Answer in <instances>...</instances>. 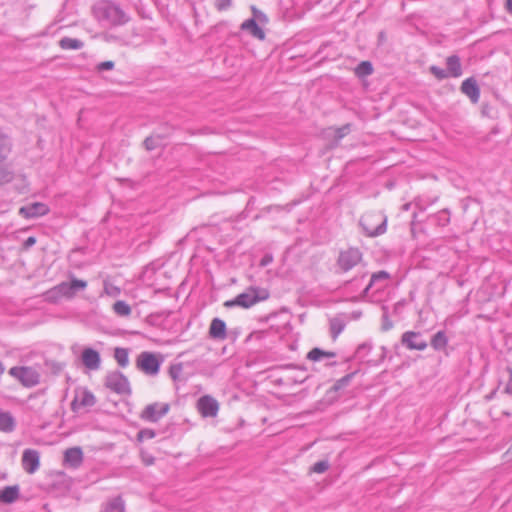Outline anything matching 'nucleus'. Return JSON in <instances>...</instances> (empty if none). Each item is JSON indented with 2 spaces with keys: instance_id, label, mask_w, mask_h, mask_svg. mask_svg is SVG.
Segmentation results:
<instances>
[{
  "instance_id": "obj_54",
  "label": "nucleus",
  "mask_w": 512,
  "mask_h": 512,
  "mask_svg": "<svg viewBox=\"0 0 512 512\" xmlns=\"http://www.w3.org/2000/svg\"><path fill=\"white\" fill-rule=\"evenodd\" d=\"M403 305V303L401 301L397 302L395 305H394V311L397 312L398 310H400V307Z\"/></svg>"
},
{
  "instance_id": "obj_35",
  "label": "nucleus",
  "mask_w": 512,
  "mask_h": 512,
  "mask_svg": "<svg viewBox=\"0 0 512 512\" xmlns=\"http://www.w3.org/2000/svg\"><path fill=\"white\" fill-rule=\"evenodd\" d=\"M13 179L14 173L4 163H0V185L10 183Z\"/></svg>"
},
{
  "instance_id": "obj_16",
  "label": "nucleus",
  "mask_w": 512,
  "mask_h": 512,
  "mask_svg": "<svg viewBox=\"0 0 512 512\" xmlns=\"http://www.w3.org/2000/svg\"><path fill=\"white\" fill-rule=\"evenodd\" d=\"M81 360L83 365L90 370H98L100 368V354L93 348H85L82 351Z\"/></svg>"
},
{
  "instance_id": "obj_31",
  "label": "nucleus",
  "mask_w": 512,
  "mask_h": 512,
  "mask_svg": "<svg viewBox=\"0 0 512 512\" xmlns=\"http://www.w3.org/2000/svg\"><path fill=\"white\" fill-rule=\"evenodd\" d=\"M356 374H357V371H354V372L348 373L345 376H343L342 378L338 379L332 386L331 390L334 392H338V391L344 389L351 383L352 379L355 377Z\"/></svg>"
},
{
  "instance_id": "obj_42",
  "label": "nucleus",
  "mask_w": 512,
  "mask_h": 512,
  "mask_svg": "<svg viewBox=\"0 0 512 512\" xmlns=\"http://www.w3.org/2000/svg\"><path fill=\"white\" fill-rule=\"evenodd\" d=\"M329 469V462L326 460L318 461L310 468L311 472L321 474Z\"/></svg>"
},
{
  "instance_id": "obj_40",
  "label": "nucleus",
  "mask_w": 512,
  "mask_h": 512,
  "mask_svg": "<svg viewBox=\"0 0 512 512\" xmlns=\"http://www.w3.org/2000/svg\"><path fill=\"white\" fill-rule=\"evenodd\" d=\"M183 372V364L176 363L169 367V376L174 380L178 381Z\"/></svg>"
},
{
  "instance_id": "obj_53",
  "label": "nucleus",
  "mask_w": 512,
  "mask_h": 512,
  "mask_svg": "<svg viewBox=\"0 0 512 512\" xmlns=\"http://www.w3.org/2000/svg\"><path fill=\"white\" fill-rule=\"evenodd\" d=\"M505 8H506V11H507L510 15H512V0H506Z\"/></svg>"
},
{
  "instance_id": "obj_33",
  "label": "nucleus",
  "mask_w": 512,
  "mask_h": 512,
  "mask_svg": "<svg viewBox=\"0 0 512 512\" xmlns=\"http://www.w3.org/2000/svg\"><path fill=\"white\" fill-rule=\"evenodd\" d=\"M373 73V66L369 61L360 62L355 68V74L359 78H364Z\"/></svg>"
},
{
  "instance_id": "obj_34",
  "label": "nucleus",
  "mask_w": 512,
  "mask_h": 512,
  "mask_svg": "<svg viewBox=\"0 0 512 512\" xmlns=\"http://www.w3.org/2000/svg\"><path fill=\"white\" fill-rule=\"evenodd\" d=\"M113 311L121 317H127L131 314V307L123 300H118L113 304Z\"/></svg>"
},
{
  "instance_id": "obj_15",
  "label": "nucleus",
  "mask_w": 512,
  "mask_h": 512,
  "mask_svg": "<svg viewBox=\"0 0 512 512\" xmlns=\"http://www.w3.org/2000/svg\"><path fill=\"white\" fill-rule=\"evenodd\" d=\"M49 207L45 203L34 202L32 204L23 206L19 210V214L24 218H37L48 214Z\"/></svg>"
},
{
  "instance_id": "obj_7",
  "label": "nucleus",
  "mask_w": 512,
  "mask_h": 512,
  "mask_svg": "<svg viewBox=\"0 0 512 512\" xmlns=\"http://www.w3.org/2000/svg\"><path fill=\"white\" fill-rule=\"evenodd\" d=\"M87 282L80 279H72L70 282H61L51 292L65 298H73L78 291L84 290Z\"/></svg>"
},
{
  "instance_id": "obj_44",
  "label": "nucleus",
  "mask_w": 512,
  "mask_h": 512,
  "mask_svg": "<svg viewBox=\"0 0 512 512\" xmlns=\"http://www.w3.org/2000/svg\"><path fill=\"white\" fill-rule=\"evenodd\" d=\"M233 0H216L215 7L218 11H225L232 6Z\"/></svg>"
},
{
  "instance_id": "obj_13",
  "label": "nucleus",
  "mask_w": 512,
  "mask_h": 512,
  "mask_svg": "<svg viewBox=\"0 0 512 512\" xmlns=\"http://www.w3.org/2000/svg\"><path fill=\"white\" fill-rule=\"evenodd\" d=\"M22 466L27 473H35L40 466L39 452L34 449L24 450L22 454Z\"/></svg>"
},
{
  "instance_id": "obj_12",
  "label": "nucleus",
  "mask_w": 512,
  "mask_h": 512,
  "mask_svg": "<svg viewBox=\"0 0 512 512\" xmlns=\"http://www.w3.org/2000/svg\"><path fill=\"white\" fill-rule=\"evenodd\" d=\"M197 408L203 417H215L219 410V404L210 395H204L197 401Z\"/></svg>"
},
{
  "instance_id": "obj_41",
  "label": "nucleus",
  "mask_w": 512,
  "mask_h": 512,
  "mask_svg": "<svg viewBox=\"0 0 512 512\" xmlns=\"http://www.w3.org/2000/svg\"><path fill=\"white\" fill-rule=\"evenodd\" d=\"M382 310H383V314H382L381 328L383 331H389L393 327V322L389 319L388 308L386 306H383Z\"/></svg>"
},
{
  "instance_id": "obj_51",
  "label": "nucleus",
  "mask_w": 512,
  "mask_h": 512,
  "mask_svg": "<svg viewBox=\"0 0 512 512\" xmlns=\"http://www.w3.org/2000/svg\"><path fill=\"white\" fill-rule=\"evenodd\" d=\"M35 243H36V238H35L34 236H30V237H28V238L23 242V249L28 250V249H29V248H31Z\"/></svg>"
},
{
  "instance_id": "obj_18",
  "label": "nucleus",
  "mask_w": 512,
  "mask_h": 512,
  "mask_svg": "<svg viewBox=\"0 0 512 512\" xmlns=\"http://www.w3.org/2000/svg\"><path fill=\"white\" fill-rule=\"evenodd\" d=\"M365 274L355 277L351 281L346 282L345 284V290L348 293H354L355 295L352 296V301H360L362 300L366 295H361V291L363 290L364 286V280H365Z\"/></svg>"
},
{
  "instance_id": "obj_56",
  "label": "nucleus",
  "mask_w": 512,
  "mask_h": 512,
  "mask_svg": "<svg viewBox=\"0 0 512 512\" xmlns=\"http://www.w3.org/2000/svg\"><path fill=\"white\" fill-rule=\"evenodd\" d=\"M4 370H5L4 366H3L2 362L0 361V376L3 374Z\"/></svg>"
},
{
  "instance_id": "obj_39",
  "label": "nucleus",
  "mask_w": 512,
  "mask_h": 512,
  "mask_svg": "<svg viewBox=\"0 0 512 512\" xmlns=\"http://www.w3.org/2000/svg\"><path fill=\"white\" fill-rule=\"evenodd\" d=\"M371 350H372V343L364 342L357 347L355 356L360 360H364Z\"/></svg>"
},
{
  "instance_id": "obj_59",
  "label": "nucleus",
  "mask_w": 512,
  "mask_h": 512,
  "mask_svg": "<svg viewBox=\"0 0 512 512\" xmlns=\"http://www.w3.org/2000/svg\"><path fill=\"white\" fill-rule=\"evenodd\" d=\"M416 217H417V214H416V213H414V214H413V221H412V224H413V223H414V221L416 220Z\"/></svg>"
},
{
  "instance_id": "obj_58",
  "label": "nucleus",
  "mask_w": 512,
  "mask_h": 512,
  "mask_svg": "<svg viewBox=\"0 0 512 512\" xmlns=\"http://www.w3.org/2000/svg\"><path fill=\"white\" fill-rule=\"evenodd\" d=\"M381 349H382V352H383V354H382V359H383L385 357L386 348L383 346V347H381Z\"/></svg>"
},
{
  "instance_id": "obj_37",
  "label": "nucleus",
  "mask_w": 512,
  "mask_h": 512,
  "mask_svg": "<svg viewBox=\"0 0 512 512\" xmlns=\"http://www.w3.org/2000/svg\"><path fill=\"white\" fill-rule=\"evenodd\" d=\"M251 12H252V19H255V22H257L259 25H265L268 23L269 19L267 15L259 10L256 6H251Z\"/></svg>"
},
{
  "instance_id": "obj_36",
  "label": "nucleus",
  "mask_w": 512,
  "mask_h": 512,
  "mask_svg": "<svg viewBox=\"0 0 512 512\" xmlns=\"http://www.w3.org/2000/svg\"><path fill=\"white\" fill-rule=\"evenodd\" d=\"M162 138L160 135L149 136L145 138L143 145L147 151L155 150L160 146Z\"/></svg>"
},
{
  "instance_id": "obj_24",
  "label": "nucleus",
  "mask_w": 512,
  "mask_h": 512,
  "mask_svg": "<svg viewBox=\"0 0 512 512\" xmlns=\"http://www.w3.org/2000/svg\"><path fill=\"white\" fill-rule=\"evenodd\" d=\"M13 143L9 135L0 129V163H4L12 151Z\"/></svg>"
},
{
  "instance_id": "obj_4",
  "label": "nucleus",
  "mask_w": 512,
  "mask_h": 512,
  "mask_svg": "<svg viewBox=\"0 0 512 512\" xmlns=\"http://www.w3.org/2000/svg\"><path fill=\"white\" fill-rule=\"evenodd\" d=\"M9 374L28 388L34 387L40 382V374L33 367L14 366L10 368Z\"/></svg>"
},
{
  "instance_id": "obj_43",
  "label": "nucleus",
  "mask_w": 512,
  "mask_h": 512,
  "mask_svg": "<svg viewBox=\"0 0 512 512\" xmlns=\"http://www.w3.org/2000/svg\"><path fill=\"white\" fill-rule=\"evenodd\" d=\"M432 75H434L438 80H443L449 77V73H447L446 69H442L438 66H431L429 68Z\"/></svg>"
},
{
  "instance_id": "obj_32",
  "label": "nucleus",
  "mask_w": 512,
  "mask_h": 512,
  "mask_svg": "<svg viewBox=\"0 0 512 512\" xmlns=\"http://www.w3.org/2000/svg\"><path fill=\"white\" fill-rule=\"evenodd\" d=\"M344 328H345V323L342 319L332 318L330 320V333H331L333 340H335L342 333Z\"/></svg>"
},
{
  "instance_id": "obj_5",
  "label": "nucleus",
  "mask_w": 512,
  "mask_h": 512,
  "mask_svg": "<svg viewBox=\"0 0 512 512\" xmlns=\"http://www.w3.org/2000/svg\"><path fill=\"white\" fill-rule=\"evenodd\" d=\"M363 258L362 252L355 247H350L346 250H342L337 258V267L342 272H348L357 266Z\"/></svg>"
},
{
  "instance_id": "obj_8",
  "label": "nucleus",
  "mask_w": 512,
  "mask_h": 512,
  "mask_svg": "<svg viewBox=\"0 0 512 512\" xmlns=\"http://www.w3.org/2000/svg\"><path fill=\"white\" fill-rule=\"evenodd\" d=\"M161 361L151 352H142L138 356L137 366L147 375H157L160 370Z\"/></svg>"
},
{
  "instance_id": "obj_60",
  "label": "nucleus",
  "mask_w": 512,
  "mask_h": 512,
  "mask_svg": "<svg viewBox=\"0 0 512 512\" xmlns=\"http://www.w3.org/2000/svg\"><path fill=\"white\" fill-rule=\"evenodd\" d=\"M383 36H384V33H383V32H381V33L379 34V37H380V38H383Z\"/></svg>"
},
{
  "instance_id": "obj_21",
  "label": "nucleus",
  "mask_w": 512,
  "mask_h": 512,
  "mask_svg": "<svg viewBox=\"0 0 512 512\" xmlns=\"http://www.w3.org/2000/svg\"><path fill=\"white\" fill-rule=\"evenodd\" d=\"M209 336L212 339L224 340L227 337L226 324L220 318H214L209 327Z\"/></svg>"
},
{
  "instance_id": "obj_47",
  "label": "nucleus",
  "mask_w": 512,
  "mask_h": 512,
  "mask_svg": "<svg viewBox=\"0 0 512 512\" xmlns=\"http://www.w3.org/2000/svg\"><path fill=\"white\" fill-rule=\"evenodd\" d=\"M156 435L155 431L152 429H143L138 433L139 439H152Z\"/></svg>"
},
{
  "instance_id": "obj_17",
  "label": "nucleus",
  "mask_w": 512,
  "mask_h": 512,
  "mask_svg": "<svg viewBox=\"0 0 512 512\" xmlns=\"http://www.w3.org/2000/svg\"><path fill=\"white\" fill-rule=\"evenodd\" d=\"M461 92L465 94L472 103L476 104L480 98V89L473 77L465 79L461 84Z\"/></svg>"
},
{
  "instance_id": "obj_1",
  "label": "nucleus",
  "mask_w": 512,
  "mask_h": 512,
  "mask_svg": "<svg viewBox=\"0 0 512 512\" xmlns=\"http://www.w3.org/2000/svg\"><path fill=\"white\" fill-rule=\"evenodd\" d=\"M95 19L103 26H120L129 21V16L116 3L100 0L92 6Z\"/></svg>"
},
{
  "instance_id": "obj_30",
  "label": "nucleus",
  "mask_w": 512,
  "mask_h": 512,
  "mask_svg": "<svg viewBox=\"0 0 512 512\" xmlns=\"http://www.w3.org/2000/svg\"><path fill=\"white\" fill-rule=\"evenodd\" d=\"M114 358L120 367H127L129 364V350L122 347H116L114 350Z\"/></svg>"
},
{
  "instance_id": "obj_3",
  "label": "nucleus",
  "mask_w": 512,
  "mask_h": 512,
  "mask_svg": "<svg viewBox=\"0 0 512 512\" xmlns=\"http://www.w3.org/2000/svg\"><path fill=\"white\" fill-rule=\"evenodd\" d=\"M269 296L270 293L266 288L250 286L235 298L226 301L224 306L228 308L238 306L247 309L259 302L267 300Z\"/></svg>"
},
{
  "instance_id": "obj_28",
  "label": "nucleus",
  "mask_w": 512,
  "mask_h": 512,
  "mask_svg": "<svg viewBox=\"0 0 512 512\" xmlns=\"http://www.w3.org/2000/svg\"><path fill=\"white\" fill-rule=\"evenodd\" d=\"M336 357V353L332 351H324L318 347L313 348L307 354V359L317 362L322 360L323 358H334Z\"/></svg>"
},
{
  "instance_id": "obj_45",
  "label": "nucleus",
  "mask_w": 512,
  "mask_h": 512,
  "mask_svg": "<svg viewBox=\"0 0 512 512\" xmlns=\"http://www.w3.org/2000/svg\"><path fill=\"white\" fill-rule=\"evenodd\" d=\"M115 64L113 61H103L97 64L96 69L98 72L112 70Z\"/></svg>"
},
{
  "instance_id": "obj_57",
  "label": "nucleus",
  "mask_w": 512,
  "mask_h": 512,
  "mask_svg": "<svg viewBox=\"0 0 512 512\" xmlns=\"http://www.w3.org/2000/svg\"><path fill=\"white\" fill-rule=\"evenodd\" d=\"M410 206H411V203L404 204L403 205V209L404 210H409Z\"/></svg>"
},
{
  "instance_id": "obj_10",
  "label": "nucleus",
  "mask_w": 512,
  "mask_h": 512,
  "mask_svg": "<svg viewBox=\"0 0 512 512\" xmlns=\"http://www.w3.org/2000/svg\"><path fill=\"white\" fill-rule=\"evenodd\" d=\"M170 410L168 403H152L145 407L141 417L149 422H157L163 416H165Z\"/></svg>"
},
{
  "instance_id": "obj_14",
  "label": "nucleus",
  "mask_w": 512,
  "mask_h": 512,
  "mask_svg": "<svg viewBox=\"0 0 512 512\" xmlns=\"http://www.w3.org/2000/svg\"><path fill=\"white\" fill-rule=\"evenodd\" d=\"M389 279L390 274L384 270L373 273L370 277L369 283L365 285V287L361 291V295H367L372 287H375L376 291L384 289Z\"/></svg>"
},
{
  "instance_id": "obj_19",
  "label": "nucleus",
  "mask_w": 512,
  "mask_h": 512,
  "mask_svg": "<svg viewBox=\"0 0 512 512\" xmlns=\"http://www.w3.org/2000/svg\"><path fill=\"white\" fill-rule=\"evenodd\" d=\"M64 462L70 467L77 468L83 462V452L80 447L68 448L64 452Z\"/></svg>"
},
{
  "instance_id": "obj_9",
  "label": "nucleus",
  "mask_w": 512,
  "mask_h": 512,
  "mask_svg": "<svg viewBox=\"0 0 512 512\" xmlns=\"http://www.w3.org/2000/svg\"><path fill=\"white\" fill-rule=\"evenodd\" d=\"M96 403V398L91 391L86 388H79L75 391V397L71 402V410L78 412L81 408L92 407Z\"/></svg>"
},
{
  "instance_id": "obj_38",
  "label": "nucleus",
  "mask_w": 512,
  "mask_h": 512,
  "mask_svg": "<svg viewBox=\"0 0 512 512\" xmlns=\"http://www.w3.org/2000/svg\"><path fill=\"white\" fill-rule=\"evenodd\" d=\"M437 225L446 226L450 222V212L448 209H443L434 215Z\"/></svg>"
},
{
  "instance_id": "obj_52",
  "label": "nucleus",
  "mask_w": 512,
  "mask_h": 512,
  "mask_svg": "<svg viewBox=\"0 0 512 512\" xmlns=\"http://www.w3.org/2000/svg\"><path fill=\"white\" fill-rule=\"evenodd\" d=\"M414 204L420 211H424L428 206L421 198L416 199Z\"/></svg>"
},
{
  "instance_id": "obj_46",
  "label": "nucleus",
  "mask_w": 512,
  "mask_h": 512,
  "mask_svg": "<svg viewBox=\"0 0 512 512\" xmlns=\"http://www.w3.org/2000/svg\"><path fill=\"white\" fill-rule=\"evenodd\" d=\"M507 373H508V380L505 384V387H504V392L508 395H511L512 396V368L508 367L507 368Z\"/></svg>"
},
{
  "instance_id": "obj_49",
  "label": "nucleus",
  "mask_w": 512,
  "mask_h": 512,
  "mask_svg": "<svg viewBox=\"0 0 512 512\" xmlns=\"http://www.w3.org/2000/svg\"><path fill=\"white\" fill-rule=\"evenodd\" d=\"M141 459L146 466L153 465L155 462V458L152 455L145 452L141 453Z\"/></svg>"
},
{
  "instance_id": "obj_29",
  "label": "nucleus",
  "mask_w": 512,
  "mask_h": 512,
  "mask_svg": "<svg viewBox=\"0 0 512 512\" xmlns=\"http://www.w3.org/2000/svg\"><path fill=\"white\" fill-rule=\"evenodd\" d=\"M59 46L64 50H79L84 46V44L79 39L63 37L59 41Z\"/></svg>"
},
{
  "instance_id": "obj_11",
  "label": "nucleus",
  "mask_w": 512,
  "mask_h": 512,
  "mask_svg": "<svg viewBox=\"0 0 512 512\" xmlns=\"http://www.w3.org/2000/svg\"><path fill=\"white\" fill-rule=\"evenodd\" d=\"M401 344L408 350L423 351L427 348V342L422 339L420 332L406 331L401 336Z\"/></svg>"
},
{
  "instance_id": "obj_27",
  "label": "nucleus",
  "mask_w": 512,
  "mask_h": 512,
  "mask_svg": "<svg viewBox=\"0 0 512 512\" xmlns=\"http://www.w3.org/2000/svg\"><path fill=\"white\" fill-rule=\"evenodd\" d=\"M15 421L11 413L4 412L0 409V430L4 432H11L14 430Z\"/></svg>"
},
{
  "instance_id": "obj_6",
  "label": "nucleus",
  "mask_w": 512,
  "mask_h": 512,
  "mask_svg": "<svg viewBox=\"0 0 512 512\" xmlns=\"http://www.w3.org/2000/svg\"><path fill=\"white\" fill-rule=\"evenodd\" d=\"M105 386L117 394H130V384L127 377L120 371H113L106 375Z\"/></svg>"
},
{
  "instance_id": "obj_50",
  "label": "nucleus",
  "mask_w": 512,
  "mask_h": 512,
  "mask_svg": "<svg viewBox=\"0 0 512 512\" xmlns=\"http://www.w3.org/2000/svg\"><path fill=\"white\" fill-rule=\"evenodd\" d=\"M273 261V256L271 254H265L260 260V266L266 267Z\"/></svg>"
},
{
  "instance_id": "obj_48",
  "label": "nucleus",
  "mask_w": 512,
  "mask_h": 512,
  "mask_svg": "<svg viewBox=\"0 0 512 512\" xmlns=\"http://www.w3.org/2000/svg\"><path fill=\"white\" fill-rule=\"evenodd\" d=\"M350 131V125H344L336 130V139L340 140L345 137Z\"/></svg>"
},
{
  "instance_id": "obj_23",
  "label": "nucleus",
  "mask_w": 512,
  "mask_h": 512,
  "mask_svg": "<svg viewBox=\"0 0 512 512\" xmlns=\"http://www.w3.org/2000/svg\"><path fill=\"white\" fill-rule=\"evenodd\" d=\"M20 495L18 485L6 486L0 490V502L4 504L14 503Z\"/></svg>"
},
{
  "instance_id": "obj_2",
  "label": "nucleus",
  "mask_w": 512,
  "mask_h": 512,
  "mask_svg": "<svg viewBox=\"0 0 512 512\" xmlns=\"http://www.w3.org/2000/svg\"><path fill=\"white\" fill-rule=\"evenodd\" d=\"M359 226L367 237H377L387 230V216L382 211H368L359 219Z\"/></svg>"
},
{
  "instance_id": "obj_55",
  "label": "nucleus",
  "mask_w": 512,
  "mask_h": 512,
  "mask_svg": "<svg viewBox=\"0 0 512 512\" xmlns=\"http://www.w3.org/2000/svg\"><path fill=\"white\" fill-rule=\"evenodd\" d=\"M326 365L329 366V367H333V366L337 365V362L336 361H331V362H328Z\"/></svg>"
},
{
  "instance_id": "obj_25",
  "label": "nucleus",
  "mask_w": 512,
  "mask_h": 512,
  "mask_svg": "<svg viewBox=\"0 0 512 512\" xmlns=\"http://www.w3.org/2000/svg\"><path fill=\"white\" fill-rule=\"evenodd\" d=\"M101 512H125V502L121 496L114 497L102 505Z\"/></svg>"
},
{
  "instance_id": "obj_26",
  "label": "nucleus",
  "mask_w": 512,
  "mask_h": 512,
  "mask_svg": "<svg viewBox=\"0 0 512 512\" xmlns=\"http://www.w3.org/2000/svg\"><path fill=\"white\" fill-rule=\"evenodd\" d=\"M448 343L449 339L445 331L442 330L435 333L430 341V344L435 351H444L448 346Z\"/></svg>"
},
{
  "instance_id": "obj_22",
  "label": "nucleus",
  "mask_w": 512,
  "mask_h": 512,
  "mask_svg": "<svg viewBox=\"0 0 512 512\" xmlns=\"http://www.w3.org/2000/svg\"><path fill=\"white\" fill-rule=\"evenodd\" d=\"M446 71L449 77L458 78L462 75V66L459 56L451 55L446 58Z\"/></svg>"
},
{
  "instance_id": "obj_20",
  "label": "nucleus",
  "mask_w": 512,
  "mask_h": 512,
  "mask_svg": "<svg viewBox=\"0 0 512 512\" xmlns=\"http://www.w3.org/2000/svg\"><path fill=\"white\" fill-rule=\"evenodd\" d=\"M240 29L242 31L247 32L252 37H254V38L258 39V40H264L265 39V32L260 27V25L257 22H255V19L250 18V19L245 20L241 24Z\"/></svg>"
}]
</instances>
